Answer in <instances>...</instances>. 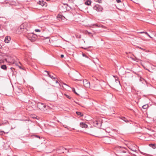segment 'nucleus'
I'll list each match as a JSON object with an SVG mask.
<instances>
[{"instance_id": "f257e3e1", "label": "nucleus", "mask_w": 156, "mask_h": 156, "mask_svg": "<svg viewBox=\"0 0 156 156\" xmlns=\"http://www.w3.org/2000/svg\"><path fill=\"white\" fill-rule=\"evenodd\" d=\"M20 29H23V32H27L30 30V25L29 23H24L20 26Z\"/></svg>"}, {"instance_id": "f03ea898", "label": "nucleus", "mask_w": 156, "mask_h": 156, "mask_svg": "<svg viewBox=\"0 0 156 156\" xmlns=\"http://www.w3.org/2000/svg\"><path fill=\"white\" fill-rule=\"evenodd\" d=\"M27 36L28 40H30L32 42H34L37 38V35L33 33H27Z\"/></svg>"}, {"instance_id": "7ed1b4c3", "label": "nucleus", "mask_w": 156, "mask_h": 156, "mask_svg": "<svg viewBox=\"0 0 156 156\" xmlns=\"http://www.w3.org/2000/svg\"><path fill=\"white\" fill-rule=\"evenodd\" d=\"M37 106L38 108L42 111H44L46 107V105L45 104L41 102H38L37 104Z\"/></svg>"}, {"instance_id": "20e7f679", "label": "nucleus", "mask_w": 156, "mask_h": 156, "mask_svg": "<svg viewBox=\"0 0 156 156\" xmlns=\"http://www.w3.org/2000/svg\"><path fill=\"white\" fill-rule=\"evenodd\" d=\"M68 6L67 4H63L61 5L59 7V10L62 12H66L67 9V7Z\"/></svg>"}, {"instance_id": "39448f33", "label": "nucleus", "mask_w": 156, "mask_h": 156, "mask_svg": "<svg viewBox=\"0 0 156 156\" xmlns=\"http://www.w3.org/2000/svg\"><path fill=\"white\" fill-rule=\"evenodd\" d=\"M94 9L96 10L98 12H102L103 10V8L101 6L99 5H96L93 7Z\"/></svg>"}, {"instance_id": "423d86ee", "label": "nucleus", "mask_w": 156, "mask_h": 156, "mask_svg": "<svg viewBox=\"0 0 156 156\" xmlns=\"http://www.w3.org/2000/svg\"><path fill=\"white\" fill-rule=\"evenodd\" d=\"M96 133V130L93 128H91L89 129V131L87 133L93 136H95Z\"/></svg>"}, {"instance_id": "0eeeda50", "label": "nucleus", "mask_w": 156, "mask_h": 156, "mask_svg": "<svg viewBox=\"0 0 156 156\" xmlns=\"http://www.w3.org/2000/svg\"><path fill=\"white\" fill-rule=\"evenodd\" d=\"M44 72L46 73L47 74H45V75L46 76H48L50 77L52 79H55L56 78V76L53 73H49V72L45 70Z\"/></svg>"}, {"instance_id": "6e6552de", "label": "nucleus", "mask_w": 156, "mask_h": 156, "mask_svg": "<svg viewBox=\"0 0 156 156\" xmlns=\"http://www.w3.org/2000/svg\"><path fill=\"white\" fill-rule=\"evenodd\" d=\"M118 148L119 149V153L120 155H121V153H126L128 151V150L124 147L119 146Z\"/></svg>"}, {"instance_id": "1a4fd4ad", "label": "nucleus", "mask_w": 156, "mask_h": 156, "mask_svg": "<svg viewBox=\"0 0 156 156\" xmlns=\"http://www.w3.org/2000/svg\"><path fill=\"white\" fill-rule=\"evenodd\" d=\"M37 4L41 5L42 6H44V5H45L46 6H47L46 5V2H44L43 1H39L38 2H37Z\"/></svg>"}, {"instance_id": "9d476101", "label": "nucleus", "mask_w": 156, "mask_h": 156, "mask_svg": "<svg viewBox=\"0 0 156 156\" xmlns=\"http://www.w3.org/2000/svg\"><path fill=\"white\" fill-rule=\"evenodd\" d=\"M15 91L16 94H17V93L20 94L22 92V91L21 87H17L15 89Z\"/></svg>"}, {"instance_id": "9b49d317", "label": "nucleus", "mask_w": 156, "mask_h": 156, "mask_svg": "<svg viewBox=\"0 0 156 156\" xmlns=\"http://www.w3.org/2000/svg\"><path fill=\"white\" fill-rule=\"evenodd\" d=\"M80 127L83 128H87L88 126L85 123L83 122H80Z\"/></svg>"}, {"instance_id": "f8f14e48", "label": "nucleus", "mask_w": 156, "mask_h": 156, "mask_svg": "<svg viewBox=\"0 0 156 156\" xmlns=\"http://www.w3.org/2000/svg\"><path fill=\"white\" fill-rule=\"evenodd\" d=\"M23 31V29H20V26L17 29L16 31V33L19 34H21Z\"/></svg>"}, {"instance_id": "ddd939ff", "label": "nucleus", "mask_w": 156, "mask_h": 156, "mask_svg": "<svg viewBox=\"0 0 156 156\" xmlns=\"http://www.w3.org/2000/svg\"><path fill=\"white\" fill-rule=\"evenodd\" d=\"M11 40V38L9 36H7L5 37L4 40L5 42L6 43H9V41Z\"/></svg>"}, {"instance_id": "4468645a", "label": "nucleus", "mask_w": 156, "mask_h": 156, "mask_svg": "<svg viewBox=\"0 0 156 156\" xmlns=\"http://www.w3.org/2000/svg\"><path fill=\"white\" fill-rule=\"evenodd\" d=\"M119 118L126 123L129 122V120L124 117H119Z\"/></svg>"}, {"instance_id": "2eb2a0df", "label": "nucleus", "mask_w": 156, "mask_h": 156, "mask_svg": "<svg viewBox=\"0 0 156 156\" xmlns=\"http://www.w3.org/2000/svg\"><path fill=\"white\" fill-rule=\"evenodd\" d=\"M91 2L90 0H87L85 2V4L87 5H90Z\"/></svg>"}, {"instance_id": "dca6fc26", "label": "nucleus", "mask_w": 156, "mask_h": 156, "mask_svg": "<svg viewBox=\"0 0 156 156\" xmlns=\"http://www.w3.org/2000/svg\"><path fill=\"white\" fill-rule=\"evenodd\" d=\"M76 113L80 117L83 116V114L80 112H76Z\"/></svg>"}, {"instance_id": "f3484780", "label": "nucleus", "mask_w": 156, "mask_h": 156, "mask_svg": "<svg viewBox=\"0 0 156 156\" xmlns=\"http://www.w3.org/2000/svg\"><path fill=\"white\" fill-rule=\"evenodd\" d=\"M1 68L4 70H6L7 69V66L5 65H3L1 66Z\"/></svg>"}, {"instance_id": "a211bd4d", "label": "nucleus", "mask_w": 156, "mask_h": 156, "mask_svg": "<svg viewBox=\"0 0 156 156\" xmlns=\"http://www.w3.org/2000/svg\"><path fill=\"white\" fill-rule=\"evenodd\" d=\"M149 146L152 147L153 149H154L156 148V145L155 144H150Z\"/></svg>"}, {"instance_id": "6ab92c4d", "label": "nucleus", "mask_w": 156, "mask_h": 156, "mask_svg": "<svg viewBox=\"0 0 156 156\" xmlns=\"http://www.w3.org/2000/svg\"><path fill=\"white\" fill-rule=\"evenodd\" d=\"M139 80H140V81H141V82H142L143 81H144L147 84L148 83H147V80H145V79H144L143 78H142L141 77H140V78Z\"/></svg>"}, {"instance_id": "aec40b11", "label": "nucleus", "mask_w": 156, "mask_h": 156, "mask_svg": "<svg viewBox=\"0 0 156 156\" xmlns=\"http://www.w3.org/2000/svg\"><path fill=\"white\" fill-rule=\"evenodd\" d=\"M61 17H62V15L60 14H58L57 16V19L60 21L61 20Z\"/></svg>"}, {"instance_id": "412c9836", "label": "nucleus", "mask_w": 156, "mask_h": 156, "mask_svg": "<svg viewBox=\"0 0 156 156\" xmlns=\"http://www.w3.org/2000/svg\"><path fill=\"white\" fill-rule=\"evenodd\" d=\"M133 72L134 74H135L137 75V76H138L139 77H141V75H140V74L139 73V72Z\"/></svg>"}, {"instance_id": "4be33fe9", "label": "nucleus", "mask_w": 156, "mask_h": 156, "mask_svg": "<svg viewBox=\"0 0 156 156\" xmlns=\"http://www.w3.org/2000/svg\"><path fill=\"white\" fill-rule=\"evenodd\" d=\"M148 107V105H144L143 106H142V108H143V109H145L146 108H147Z\"/></svg>"}, {"instance_id": "5701e85b", "label": "nucleus", "mask_w": 156, "mask_h": 156, "mask_svg": "<svg viewBox=\"0 0 156 156\" xmlns=\"http://www.w3.org/2000/svg\"><path fill=\"white\" fill-rule=\"evenodd\" d=\"M76 38H81V35L78 34H76Z\"/></svg>"}, {"instance_id": "b1692460", "label": "nucleus", "mask_w": 156, "mask_h": 156, "mask_svg": "<svg viewBox=\"0 0 156 156\" xmlns=\"http://www.w3.org/2000/svg\"><path fill=\"white\" fill-rule=\"evenodd\" d=\"M65 95L69 99H71V97L69 96V95L66 94H65Z\"/></svg>"}, {"instance_id": "393cba45", "label": "nucleus", "mask_w": 156, "mask_h": 156, "mask_svg": "<svg viewBox=\"0 0 156 156\" xmlns=\"http://www.w3.org/2000/svg\"><path fill=\"white\" fill-rule=\"evenodd\" d=\"M94 123L95 125H96V126H98L99 124V122L97 121H96L94 122Z\"/></svg>"}, {"instance_id": "a878e982", "label": "nucleus", "mask_w": 156, "mask_h": 156, "mask_svg": "<svg viewBox=\"0 0 156 156\" xmlns=\"http://www.w3.org/2000/svg\"><path fill=\"white\" fill-rule=\"evenodd\" d=\"M72 91L75 94H76L77 95H78L75 89L74 88H73V89H72Z\"/></svg>"}, {"instance_id": "bb28decb", "label": "nucleus", "mask_w": 156, "mask_h": 156, "mask_svg": "<svg viewBox=\"0 0 156 156\" xmlns=\"http://www.w3.org/2000/svg\"><path fill=\"white\" fill-rule=\"evenodd\" d=\"M95 1L98 2L99 3H102V1L101 0H94Z\"/></svg>"}, {"instance_id": "cd10ccee", "label": "nucleus", "mask_w": 156, "mask_h": 156, "mask_svg": "<svg viewBox=\"0 0 156 156\" xmlns=\"http://www.w3.org/2000/svg\"><path fill=\"white\" fill-rule=\"evenodd\" d=\"M117 2L118 3H120L121 4H123V3L121 2V0H116Z\"/></svg>"}, {"instance_id": "c85d7f7f", "label": "nucleus", "mask_w": 156, "mask_h": 156, "mask_svg": "<svg viewBox=\"0 0 156 156\" xmlns=\"http://www.w3.org/2000/svg\"><path fill=\"white\" fill-rule=\"evenodd\" d=\"M36 32H40L41 31V30L38 29H36L35 30Z\"/></svg>"}, {"instance_id": "c756f323", "label": "nucleus", "mask_w": 156, "mask_h": 156, "mask_svg": "<svg viewBox=\"0 0 156 156\" xmlns=\"http://www.w3.org/2000/svg\"><path fill=\"white\" fill-rule=\"evenodd\" d=\"M61 149H62V151H62V153H64V150H65L67 151V149H66V148H63V147H62V148H61Z\"/></svg>"}, {"instance_id": "7c9ffc66", "label": "nucleus", "mask_w": 156, "mask_h": 156, "mask_svg": "<svg viewBox=\"0 0 156 156\" xmlns=\"http://www.w3.org/2000/svg\"><path fill=\"white\" fill-rule=\"evenodd\" d=\"M65 19V17L64 16L62 15V17H61V20H64Z\"/></svg>"}, {"instance_id": "2f4dec72", "label": "nucleus", "mask_w": 156, "mask_h": 156, "mask_svg": "<svg viewBox=\"0 0 156 156\" xmlns=\"http://www.w3.org/2000/svg\"><path fill=\"white\" fill-rule=\"evenodd\" d=\"M145 34L147 35L150 37L151 38V37L150 36V35L148 34L146 32H145Z\"/></svg>"}, {"instance_id": "473e14b6", "label": "nucleus", "mask_w": 156, "mask_h": 156, "mask_svg": "<svg viewBox=\"0 0 156 156\" xmlns=\"http://www.w3.org/2000/svg\"><path fill=\"white\" fill-rule=\"evenodd\" d=\"M138 47V48L141 49V50H143V51H144L145 50V49L142 48L141 47Z\"/></svg>"}, {"instance_id": "72a5a7b5", "label": "nucleus", "mask_w": 156, "mask_h": 156, "mask_svg": "<svg viewBox=\"0 0 156 156\" xmlns=\"http://www.w3.org/2000/svg\"><path fill=\"white\" fill-rule=\"evenodd\" d=\"M146 70H148V71L150 72H151V73H153V72L151 71V70H150L148 69H145Z\"/></svg>"}, {"instance_id": "f704fd0d", "label": "nucleus", "mask_w": 156, "mask_h": 156, "mask_svg": "<svg viewBox=\"0 0 156 156\" xmlns=\"http://www.w3.org/2000/svg\"><path fill=\"white\" fill-rule=\"evenodd\" d=\"M19 67L20 68V69L24 70V69L23 68H22L21 66H19Z\"/></svg>"}, {"instance_id": "c9c22d12", "label": "nucleus", "mask_w": 156, "mask_h": 156, "mask_svg": "<svg viewBox=\"0 0 156 156\" xmlns=\"http://www.w3.org/2000/svg\"><path fill=\"white\" fill-rule=\"evenodd\" d=\"M83 56H85L86 57H87V56L84 54H83Z\"/></svg>"}, {"instance_id": "e433bc0d", "label": "nucleus", "mask_w": 156, "mask_h": 156, "mask_svg": "<svg viewBox=\"0 0 156 156\" xmlns=\"http://www.w3.org/2000/svg\"><path fill=\"white\" fill-rule=\"evenodd\" d=\"M64 57V55H63L62 54V55H61V57L62 58H63Z\"/></svg>"}, {"instance_id": "4c0bfd02", "label": "nucleus", "mask_w": 156, "mask_h": 156, "mask_svg": "<svg viewBox=\"0 0 156 156\" xmlns=\"http://www.w3.org/2000/svg\"><path fill=\"white\" fill-rule=\"evenodd\" d=\"M35 136H36V137H38V138H40V136H38V135H36Z\"/></svg>"}, {"instance_id": "58836bf2", "label": "nucleus", "mask_w": 156, "mask_h": 156, "mask_svg": "<svg viewBox=\"0 0 156 156\" xmlns=\"http://www.w3.org/2000/svg\"><path fill=\"white\" fill-rule=\"evenodd\" d=\"M27 100H25V101H23L25 102V103H27Z\"/></svg>"}, {"instance_id": "ea45409f", "label": "nucleus", "mask_w": 156, "mask_h": 156, "mask_svg": "<svg viewBox=\"0 0 156 156\" xmlns=\"http://www.w3.org/2000/svg\"><path fill=\"white\" fill-rule=\"evenodd\" d=\"M145 32H140V34L145 33Z\"/></svg>"}, {"instance_id": "a19ab883", "label": "nucleus", "mask_w": 156, "mask_h": 156, "mask_svg": "<svg viewBox=\"0 0 156 156\" xmlns=\"http://www.w3.org/2000/svg\"><path fill=\"white\" fill-rule=\"evenodd\" d=\"M1 133H2V132L3 133H5V132L4 131H0V133H1Z\"/></svg>"}, {"instance_id": "79ce46f5", "label": "nucleus", "mask_w": 156, "mask_h": 156, "mask_svg": "<svg viewBox=\"0 0 156 156\" xmlns=\"http://www.w3.org/2000/svg\"><path fill=\"white\" fill-rule=\"evenodd\" d=\"M87 85H89L90 84V83L89 82H87Z\"/></svg>"}, {"instance_id": "37998d69", "label": "nucleus", "mask_w": 156, "mask_h": 156, "mask_svg": "<svg viewBox=\"0 0 156 156\" xmlns=\"http://www.w3.org/2000/svg\"><path fill=\"white\" fill-rule=\"evenodd\" d=\"M11 69H12V71H13V70H15L13 68H11Z\"/></svg>"}, {"instance_id": "c03bdc74", "label": "nucleus", "mask_w": 156, "mask_h": 156, "mask_svg": "<svg viewBox=\"0 0 156 156\" xmlns=\"http://www.w3.org/2000/svg\"><path fill=\"white\" fill-rule=\"evenodd\" d=\"M55 82H56V83H58V81L57 80H56Z\"/></svg>"}, {"instance_id": "a18cd8bd", "label": "nucleus", "mask_w": 156, "mask_h": 156, "mask_svg": "<svg viewBox=\"0 0 156 156\" xmlns=\"http://www.w3.org/2000/svg\"><path fill=\"white\" fill-rule=\"evenodd\" d=\"M44 75H45V74H47L46 73H45L44 72Z\"/></svg>"}, {"instance_id": "49530a36", "label": "nucleus", "mask_w": 156, "mask_h": 156, "mask_svg": "<svg viewBox=\"0 0 156 156\" xmlns=\"http://www.w3.org/2000/svg\"><path fill=\"white\" fill-rule=\"evenodd\" d=\"M88 33L89 34H91V33H90V32H88Z\"/></svg>"}, {"instance_id": "de8ad7c7", "label": "nucleus", "mask_w": 156, "mask_h": 156, "mask_svg": "<svg viewBox=\"0 0 156 156\" xmlns=\"http://www.w3.org/2000/svg\"><path fill=\"white\" fill-rule=\"evenodd\" d=\"M0 135H3V133H1V134H0Z\"/></svg>"}, {"instance_id": "09e8293b", "label": "nucleus", "mask_w": 156, "mask_h": 156, "mask_svg": "<svg viewBox=\"0 0 156 156\" xmlns=\"http://www.w3.org/2000/svg\"><path fill=\"white\" fill-rule=\"evenodd\" d=\"M46 0V1H50V0Z\"/></svg>"}, {"instance_id": "8fccbe9b", "label": "nucleus", "mask_w": 156, "mask_h": 156, "mask_svg": "<svg viewBox=\"0 0 156 156\" xmlns=\"http://www.w3.org/2000/svg\"><path fill=\"white\" fill-rule=\"evenodd\" d=\"M78 80L77 79H76V80Z\"/></svg>"}, {"instance_id": "3c124183", "label": "nucleus", "mask_w": 156, "mask_h": 156, "mask_svg": "<svg viewBox=\"0 0 156 156\" xmlns=\"http://www.w3.org/2000/svg\"><path fill=\"white\" fill-rule=\"evenodd\" d=\"M70 73H68V74H69V75H70Z\"/></svg>"}, {"instance_id": "603ef678", "label": "nucleus", "mask_w": 156, "mask_h": 156, "mask_svg": "<svg viewBox=\"0 0 156 156\" xmlns=\"http://www.w3.org/2000/svg\"><path fill=\"white\" fill-rule=\"evenodd\" d=\"M69 76L70 77H71V76H70V75H69Z\"/></svg>"}]
</instances>
